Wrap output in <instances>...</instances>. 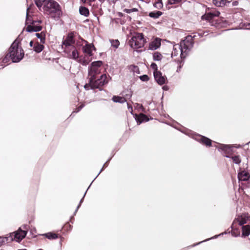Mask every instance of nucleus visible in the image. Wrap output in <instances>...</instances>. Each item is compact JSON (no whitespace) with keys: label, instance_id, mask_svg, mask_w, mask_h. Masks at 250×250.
I'll list each match as a JSON object with an SVG mask.
<instances>
[{"label":"nucleus","instance_id":"37","mask_svg":"<svg viewBox=\"0 0 250 250\" xmlns=\"http://www.w3.org/2000/svg\"><path fill=\"white\" fill-rule=\"evenodd\" d=\"M138 11V9L137 8H132V9H124L123 10V11L126 13H131L132 12H137Z\"/></svg>","mask_w":250,"mask_h":250},{"label":"nucleus","instance_id":"5","mask_svg":"<svg viewBox=\"0 0 250 250\" xmlns=\"http://www.w3.org/2000/svg\"><path fill=\"white\" fill-rule=\"evenodd\" d=\"M145 40L142 33L137 34L132 37L129 41L130 46L134 49L140 48L144 46Z\"/></svg>","mask_w":250,"mask_h":250},{"label":"nucleus","instance_id":"10","mask_svg":"<svg viewBox=\"0 0 250 250\" xmlns=\"http://www.w3.org/2000/svg\"><path fill=\"white\" fill-rule=\"evenodd\" d=\"M238 223L240 226H244L245 224L250 223V215L248 213H243L238 216L233 223V225Z\"/></svg>","mask_w":250,"mask_h":250},{"label":"nucleus","instance_id":"43","mask_svg":"<svg viewBox=\"0 0 250 250\" xmlns=\"http://www.w3.org/2000/svg\"><path fill=\"white\" fill-rule=\"evenodd\" d=\"M212 14L213 15V16L215 17H218L220 14V13L219 11H215L214 12H212Z\"/></svg>","mask_w":250,"mask_h":250},{"label":"nucleus","instance_id":"49","mask_svg":"<svg viewBox=\"0 0 250 250\" xmlns=\"http://www.w3.org/2000/svg\"><path fill=\"white\" fill-rule=\"evenodd\" d=\"M29 45L31 47H32L33 46L34 47V43H33V41H31L29 43Z\"/></svg>","mask_w":250,"mask_h":250},{"label":"nucleus","instance_id":"21","mask_svg":"<svg viewBox=\"0 0 250 250\" xmlns=\"http://www.w3.org/2000/svg\"><path fill=\"white\" fill-rule=\"evenodd\" d=\"M242 236H247L250 234V225L242 226Z\"/></svg>","mask_w":250,"mask_h":250},{"label":"nucleus","instance_id":"14","mask_svg":"<svg viewBox=\"0 0 250 250\" xmlns=\"http://www.w3.org/2000/svg\"><path fill=\"white\" fill-rule=\"evenodd\" d=\"M161 40L160 38H156L149 43L148 49L151 50H155L161 46Z\"/></svg>","mask_w":250,"mask_h":250},{"label":"nucleus","instance_id":"40","mask_svg":"<svg viewBox=\"0 0 250 250\" xmlns=\"http://www.w3.org/2000/svg\"><path fill=\"white\" fill-rule=\"evenodd\" d=\"M150 66L151 68L154 70V72L158 71L157 69V65L155 63H152Z\"/></svg>","mask_w":250,"mask_h":250},{"label":"nucleus","instance_id":"22","mask_svg":"<svg viewBox=\"0 0 250 250\" xmlns=\"http://www.w3.org/2000/svg\"><path fill=\"white\" fill-rule=\"evenodd\" d=\"M11 241H12V239L9 235L5 237L0 236V246Z\"/></svg>","mask_w":250,"mask_h":250},{"label":"nucleus","instance_id":"50","mask_svg":"<svg viewBox=\"0 0 250 250\" xmlns=\"http://www.w3.org/2000/svg\"><path fill=\"white\" fill-rule=\"evenodd\" d=\"M247 26H249V27L247 28L248 29L250 30V23H248Z\"/></svg>","mask_w":250,"mask_h":250},{"label":"nucleus","instance_id":"46","mask_svg":"<svg viewBox=\"0 0 250 250\" xmlns=\"http://www.w3.org/2000/svg\"><path fill=\"white\" fill-rule=\"evenodd\" d=\"M127 106H128V109L130 110L131 113H132L133 111V109H132V106L131 105H129L128 104H127Z\"/></svg>","mask_w":250,"mask_h":250},{"label":"nucleus","instance_id":"25","mask_svg":"<svg viewBox=\"0 0 250 250\" xmlns=\"http://www.w3.org/2000/svg\"><path fill=\"white\" fill-rule=\"evenodd\" d=\"M43 48L44 46L42 44L36 42L34 45L33 49L37 53H40L43 49Z\"/></svg>","mask_w":250,"mask_h":250},{"label":"nucleus","instance_id":"42","mask_svg":"<svg viewBox=\"0 0 250 250\" xmlns=\"http://www.w3.org/2000/svg\"><path fill=\"white\" fill-rule=\"evenodd\" d=\"M83 106H84V104H81L79 107H78L77 111H74L73 113L74 112H76V113L78 112L83 107Z\"/></svg>","mask_w":250,"mask_h":250},{"label":"nucleus","instance_id":"44","mask_svg":"<svg viewBox=\"0 0 250 250\" xmlns=\"http://www.w3.org/2000/svg\"><path fill=\"white\" fill-rule=\"evenodd\" d=\"M107 162H106L103 166L102 168L101 169V170H100V171L99 172V173H98V174L97 175V176H96V177L100 174V173L103 170V169H104V167H106V164H107Z\"/></svg>","mask_w":250,"mask_h":250},{"label":"nucleus","instance_id":"15","mask_svg":"<svg viewBox=\"0 0 250 250\" xmlns=\"http://www.w3.org/2000/svg\"><path fill=\"white\" fill-rule=\"evenodd\" d=\"M181 47L180 45L178 44H175L173 46V50L171 52V57H175L177 56L179 53L180 52V56L182 58H184L186 57V54H184L183 55L182 54V50H181Z\"/></svg>","mask_w":250,"mask_h":250},{"label":"nucleus","instance_id":"30","mask_svg":"<svg viewBox=\"0 0 250 250\" xmlns=\"http://www.w3.org/2000/svg\"><path fill=\"white\" fill-rule=\"evenodd\" d=\"M214 17L212 14V12L208 13L202 16V19L203 20H205L207 21H210Z\"/></svg>","mask_w":250,"mask_h":250},{"label":"nucleus","instance_id":"7","mask_svg":"<svg viewBox=\"0 0 250 250\" xmlns=\"http://www.w3.org/2000/svg\"><path fill=\"white\" fill-rule=\"evenodd\" d=\"M179 45L182 48V54H186L187 55V52L192 48L193 45L192 37L191 36H187Z\"/></svg>","mask_w":250,"mask_h":250},{"label":"nucleus","instance_id":"41","mask_svg":"<svg viewBox=\"0 0 250 250\" xmlns=\"http://www.w3.org/2000/svg\"><path fill=\"white\" fill-rule=\"evenodd\" d=\"M86 193V191L85 192V193H84V196H83V197H84V196H85V195ZM83 198L81 200V201H80V203H79V205L78 206V207H77V208L76 209V210H75V213H76V212L78 211V209H79V208H80V207L81 206V205L82 203V202H83Z\"/></svg>","mask_w":250,"mask_h":250},{"label":"nucleus","instance_id":"38","mask_svg":"<svg viewBox=\"0 0 250 250\" xmlns=\"http://www.w3.org/2000/svg\"><path fill=\"white\" fill-rule=\"evenodd\" d=\"M140 79L143 82H147L149 80V77L147 75H143L140 77Z\"/></svg>","mask_w":250,"mask_h":250},{"label":"nucleus","instance_id":"47","mask_svg":"<svg viewBox=\"0 0 250 250\" xmlns=\"http://www.w3.org/2000/svg\"><path fill=\"white\" fill-rule=\"evenodd\" d=\"M238 4V2L237 1H234L232 2L233 6H237Z\"/></svg>","mask_w":250,"mask_h":250},{"label":"nucleus","instance_id":"36","mask_svg":"<svg viewBox=\"0 0 250 250\" xmlns=\"http://www.w3.org/2000/svg\"><path fill=\"white\" fill-rule=\"evenodd\" d=\"M110 42L112 46L115 48H117L120 44V42L118 41V40H112L110 41Z\"/></svg>","mask_w":250,"mask_h":250},{"label":"nucleus","instance_id":"4","mask_svg":"<svg viewBox=\"0 0 250 250\" xmlns=\"http://www.w3.org/2000/svg\"><path fill=\"white\" fill-rule=\"evenodd\" d=\"M97 77L90 78V85L92 89L100 88L108 83L107 76L105 74L102 75L99 79L96 80Z\"/></svg>","mask_w":250,"mask_h":250},{"label":"nucleus","instance_id":"19","mask_svg":"<svg viewBox=\"0 0 250 250\" xmlns=\"http://www.w3.org/2000/svg\"><path fill=\"white\" fill-rule=\"evenodd\" d=\"M213 3L216 6H222L227 5L230 2L228 0H212Z\"/></svg>","mask_w":250,"mask_h":250},{"label":"nucleus","instance_id":"1","mask_svg":"<svg viewBox=\"0 0 250 250\" xmlns=\"http://www.w3.org/2000/svg\"><path fill=\"white\" fill-rule=\"evenodd\" d=\"M42 9L44 14L53 18H60L62 14L61 6L54 0H47L44 3Z\"/></svg>","mask_w":250,"mask_h":250},{"label":"nucleus","instance_id":"48","mask_svg":"<svg viewBox=\"0 0 250 250\" xmlns=\"http://www.w3.org/2000/svg\"><path fill=\"white\" fill-rule=\"evenodd\" d=\"M163 90L167 91L168 89V87L167 86L165 85L163 87Z\"/></svg>","mask_w":250,"mask_h":250},{"label":"nucleus","instance_id":"3","mask_svg":"<svg viewBox=\"0 0 250 250\" xmlns=\"http://www.w3.org/2000/svg\"><path fill=\"white\" fill-rule=\"evenodd\" d=\"M29 8L27 9V13H26V23L27 24H30L28 25L26 27V31L28 32H38L41 31L42 29V26L41 25H39L38 24H40L42 23V21H34L32 20L31 18L29 17L28 15V10Z\"/></svg>","mask_w":250,"mask_h":250},{"label":"nucleus","instance_id":"18","mask_svg":"<svg viewBox=\"0 0 250 250\" xmlns=\"http://www.w3.org/2000/svg\"><path fill=\"white\" fill-rule=\"evenodd\" d=\"M136 120L137 124L140 125L144 122H147L149 120L148 117L144 114H140L138 116L136 117Z\"/></svg>","mask_w":250,"mask_h":250},{"label":"nucleus","instance_id":"33","mask_svg":"<svg viewBox=\"0 0 250 250\" xmlns=\"http://www.w3.org/2000/svg\"><path fill=\"white\" fill-rule=\"evenodd\" d=\"M77 61L83 65H86L89 63L90 60H86L84 58H82L81 57H80Z\"/></svg>","mask_w":250,"mask_h":250},{"label":"nucleus","instance_id":"6","mask_svg":"<svg viewBox=\"0 0 250 250\" xmlns=\"http://www.w3.org/2000/svg\"><path fill=\"white\" fill-rule=\"evenodd\" d=\"M102 61H96L92 62L88 67V76L89 78L96 77V76L101 73Z\"/></svg>","mask_w":250,"mask_h":250},{"label":"nucleus","instance_id":"17","mask_svg":"<svg viewBox=\"0 0 250 250\" xmlns=\"http://www.w3.org/2000/svg\"><path fill=\"white\" fill-rule=\"evenodd\" d=\"M93 49H95V47L93 44L86 43L83 47L82 50L83 53L89 56H91L92 55V51Z\"/></svg>","mask_w":250,"mask_h":250},{"label":"nucleus","instance_id":"27","mask_svg":"<svg viewBox=\"0 0 250 250\" xmlns=\"http://www.w3.org/2000/svg\"><path fill=\"white\" fill-rule=\"evenodd\" d=\"M79 12L82 15H83L85 17H87L89 14L88 9L85 7H80L79 9Z\"/></svg>","mask_w":250,"mask_h":250},{"label":"nucleus","instance_id":"53","mask_svg":"<svg viewBox=\"0 0 250 250\" xmlns=\"http://www.w3.org/2000/svg\"><path fill=\"white\" fill-rule=\"evenodd\" d=\"M26 226H25V225L23 226V228L24 229H25V228H26Z\"/></svg>","mask_w":250,"mask_h":250},{"label":"nucleus","instance_id":"52","mask_svg":"<svg viewBox=\"0 0 250 250\" xmlns=\"http://www.w3.org/2000/svg\"><path fill=\"white\" fill-rule=\"evenodd\" d=\"M118 15H119V16H123V14H122V13H120H120H119Z\"/></svg>","mask_w":250,"mask_h":250},{"label":"nucleus","instance_id":"26","mask_svg":"<svg viewBox=\"0 0 250 250\" xmlns=\"http://www.w3.org/2000/svg\"><path fill=\"white\" fill-rule=\"evenodd\" d=\"M132 95V91L130 89H126L123 91L122 95L125 98L126 100L130 99Z\"/></svg>","mask_w":250,"mask_h":250},{"label":"nucleus","instance_id":"11","mask_svg":"<svg viewBox=\"0 0 250 250\" xmlns=\"http://www.w3.org/2000/svg\"><path fill=\"white\" fill-rule=\"evenodd\" d=\"M69 51L64 52L67 54V57L71 59H73L77 61L78 59L80 57L78 50L75 46L71 47L69 48Z\"/></svg>","mask_w":250,"mask_h":250},{"label":"nucleus","instance_id":"12","mask_svg":"<svg viewBox=\"0 0 250 250\" xmlns=\"http://www.w3.org/2000/svg\"><path fill=\"white\" fill-rule=\"evenodd\" d=\"M217 147L219 150H221L224 152V153L226 154L225 157L227 158H230V156L229 155L231 154L232 153V149L230 146L219 144V146H217Z\"/></svg>","mask_w":250,"mask_h":250},{"label":"nucleus","instance_id":"39","mask_svg":"<svg viewBox=\"0 0 250 250\" xmlns=\"http://www.w3.org/2000/svg\"><path fill=\"white\" fill-rule=\"evenodd\" d=\"M181 1V0H168V3L169 4H174L178 3Z\"/></svg>","mask_w":250,"mask_h":250},{"label":"nucleus","instance_id":"28","mask_svg":"<svg viewBox=\"0 0 250 250\" xmlns=\"http://www.w3.org/2000/svg\"><path fill=\"white\" fill-rule=\"evenodd\" d=\"M162 15V12L161 11L151 12L149 14V16L154 19L158 18Z\"/></svg>","mask_w":250,"mask_h":250},{"label":"nucleus","instance_id":"23","mask_svg":"<svg viewBox=\"0 0 250 250\" xmlns=\"http://www.w3.org/2000/svg\"><path fill=\"white\" fill-rule=\"evenodd\" d=\"M112 100L115 103H124L126 102L125 98L120 96H114L112 97Z\"/></svg>","mask_w":250,"mask_h":250},{"label":"nucleus","instance_id":"31","mask_svg":"<svg viewBox=\"0 0 250 250\" xmlns=\"http://www.w3.org/2000/svg\"><path fill=\"white\" fill-rule=\"evenodd\" d=\"M34 1L37 6L40 10H42V8L44 3L46 1V0H34Z\"/></svg>","mask_w":250,"mask_h":250},{"label":"nucleus","instance_id":"29","mask_svg":"<svg viewBox=\"0 0 250 250\" xmlns=\"http://www.w3.org/2000/svg\"><path fill=\"white\" fill-rule=\"evenodd\" d=\"M163 56L159 52H155L153 55V59L155 61H160L162 59Z\"/></svg>","mask_w":250,"mask_h":250},{"label":"nucleus","instance_id":"35","mask_svg":"<svg viewBox=\"0 0 250 250\" xmlns=\"http://www.w3.org/2000/svg\"><path fill=\"white\" fill-rule=\"evenodd\" d=\"M231 158L233 162L236 164H239L241 162V160L239 156H234Z\"/></svg>","mask_w":250,"mask_h":250},{"label":"nucleus","instance_id":"13","mask_svg":"<svg viewBox=\"0 0 250 250\" xmlns=\"http://www.w3.org/2000/svg\"><path fill=\"white\" fill-rule=\"evenodd\" d=\"M153 75L156 81L160 85L164 84L166 82V77L162 76V74L160 71H156L153 72Z\"/></svg>","mask_w":250,"mask_h":250},{"label":"nucleus","instance_id":"2","mask_svg":"<svg viewBox=\"0 0 250 250\" xmlns=\"http://www.w3.org/2000/svg\"><path fill=\"white\" fill-rule=\"evenodd\" d=\"M9 54L13 62H18L23 59L24 55V51L21 47L19 45L17 40L11 44Z\"/></svg>","mask_w":250,"mask_h":250},{"label":"nucleus","instance_id":"9","mask_svg":"<svg viewBox=\"0 0 250 250\" xmlns=\"http://www.w3.org/2000/svg\"><path fill=\"white\" fill-rule=\"evenodd\" d=\"M26 234L27 231L26 230H23L19 228L17 231L10 233L9 236L12 239V241L20 242L26 236Z\"/></svg>","mask_w":250,"mask_h":250},{"label":"nucleus","instance_id":"24","mask_svg":"<svg viewBox=\"0 0 250 250\" xmlns=\"http://www.w3.org/2000/svg\"><path fill=\"white\" fill-rule=\"evenodd\" d=\"M46 238L49 240H53L58 238V235L53 232H48L42 234Z\"/></svg>","mask_w":250,"mask_h":250},{"label":"nucleus","instance_id":"34","mask_svg":"<svg viewBox=\"0 0 250 250\" xmlns=\"http://www.w3.org/2000/svg\"><path fill=\"white\" fill-rule=\"evenodd\" d=\"M153 6L157 8V9H161L163 6V2H162V0H157V1L155 2L154 4H153Z\"/></svg>","mask_w":250,"mask_h":250},{"label":"nucleus","instance_id":"20","mask_svg":"<svg viewBox=\"0 0 250 250\" xmlns=\"http://www.w3.org/2000/svg\"><path fill=\"white\" fill-rule=\"evenodd\" d=\"M238 178L239 180L245 181L249 179L250 176L248 172L243 171L238 174Z\"/></svg>","mask_w":250,"mask_h":250},{"label":"nucleus","instance_id":"51","mask_svg":"<svg viewBox=\"0 0 250 250\" xmlns=\"http://www.w3.org/2000/svg\"><path fill=\"white\" fill-rule=\"evenodd\" d=\"M83 2L85 3L87 0H81Z\"/></svg>","mask_w":250,"mask_h":250},{"label":"nucleus","instance_id":"45","mask_svg":"<svg viewBox=\"0 0 250 250\" xmlns=\"http://www.w3.org/2000/svg\"><path fill=\"white\" fill-rule=\"evenodd\" d=\"M90 87V83H89V84H86L84 87V88L86 89V90H88L89 89V88Z\"/></svg>","mask_w":250,"mask_h":250},{"label":"nucleus","instance_id":"16","mask_svg":"<svg viewBox=\"0 0 250 250\" xmlns=\"http://www.w3.org/2000/svg\"><path fill=\"white\" fill-rule=\"evenodd\" d=\"M196 139L207 146H211V140L206 137L198 135L196 138Z\"/></svg>","mask_w":250,"mask_h":250},{"label":"nucleus","instance_id":"32","mask_svg":"<svg viewBox=\"0 0 250 250\" xmlns=\"http://www.w3.org/2000/svg\"><path fill=\"white\" fill-rule=\"evenodd\" d=\"M36 37L40 40L41 42L42 43H44L45 42V34L43 32H41L40 33H36Z\"/></svg>","mask_w":250,"mask_h":250},{"label":"nucleus","instance_id":"8","mask_svg":"<svg viewBox=\"0 0 250 250\" xmlns=\"http://www.w3.org/2000/svg\"><path fill=\"white\" fill-rule=\"evenodd\" d=\"M74 43L75 41L73 39V33H69L65 39L62 42V48L63 49L64 52L69 51V48L74 46Z\"/></svg>","mask_w":250,"mask_h":250}]
</instances>
